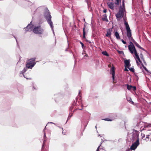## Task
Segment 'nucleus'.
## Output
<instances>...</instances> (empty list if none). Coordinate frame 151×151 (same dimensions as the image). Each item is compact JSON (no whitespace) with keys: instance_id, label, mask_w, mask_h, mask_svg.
Wrapping results in <instances>:
<instances>
[{"instance_id":"1","label":"nucleus","mask_w":151,"mask_h":151,"mask_svg":"<svg viewBox=\"0 0 151 151\" xmlns=\"http://www.w3.org/2000/svg\"><path fill=\"white\" fill-rule=\"evenodd\" d=\"M129 44H130L128 46L129 50L132 54H133L134 52L136 57L135 59L137 60H136V63L138 64L139 63L138 61L141 63H142L139 58V56L137 53V51L133 43L131 42Z\"/></svg>"},{"instance_id":"2","label":"nucleus","mask_w":151,"mask_h":151,"mask_svg":"<svg viewBox=\"0 0 151 151\" xmlns=\"http://www.w3.org/2000/svg\"><path fill=\"white\" fill-rule=\"evenodd\" d=\"M35 59L36 58H34L29 59L26 64V67L28 68H32L36 64Z\"/></svg>"},{"instance_id":"3","label":"nucleus","mask_w":151,"mask_h":151,"mask_svg":"<svg viewBox=\"0 0 151 151\" xmlns=\"http://www.w3.org/2000/svg\"><path fill=\"white\" fill-rule=\"evenodd\" d=\"M33 32L37 34H42L44 32V29L40 26L35 27L33 30Z\"/></svg>"},{"instance_id":"4","label":"nucleus","mask_w":151,"mask_h":151,"mask_svg":"<svg viewBox=\"0 0 151 151\" xmlns=\"http://www.w3.org/2000/svg\"><path fill=\"white\" fill-rule=\"evenodd\" d=\"M124 24L125 26L126 29L127 31V36L128 38L131 37L132 36L131 30L127 22L125 20H124Z\"/></svg>"},{"instance_id":"5","label":"nucleus","mask_w":151,"mask_h":151,"mask_svg":"<svg viewBox=\"0 0 151 151\" xmlns=\"http://www.w3.org/2000/svg\"><path fill=\"white\" fill-rule=\"evenodd\" d=\"M46 19L52 29H53V25L52 22L51 20V16L49 13H48L45 16Z\"/></svg>"},{"instance_id":"6","label":"nucleus","mask_w":151,"mask_h":151,"mask_svg":"<svg viewBox=\"0 0 151 151\" xmlns=\"http://www.w3.org/2000/svg\"><path fill=\"white\" fill-rule=\"evenodd\" d=\"M125 11L124 9L119 8L118 13L116 14V18H117L121 19L123 17Z\"/></svg>"},{"instance_id":"7","label":"nucleus","mask_w":151,"mask_h":151,"mask_svg":"<svg viewBox=\"0 0 151 151\" xmlns=\"http://www.w3.org/2000/svg\"><path fill=\"white\" fill-rule=\"evenodd\" d=\"M139 138H138L136 141L131 145L130 147V151L131 150H135V149L137 148L138 146L139 145Z\"/></svg>"},{"instance_id":"8","label":"nucleus","mask_w":151,"mask_h":151,"mask_svg":"<svg viewBox=\"0 0 151 151\" xmlns=\"http://www.w3.org/2000/svg\"><path fill=\"white\" fill-rule=\"evenodd\" d=\"M111 72L112 75V78L113 79V82L114 83V77H115V68L113 66L111 69Z\"/></svg>"},{"instance_id":"9","label":"nucleus","mask_w":151,"mask_h":151,"mask_svg":"<svg viewBox=\"0 0 151 151\" xmlns=\"http://www.w3.org/2000/svg\"><path fill=\"white\" fill-rule=\"evenodd\" d=\"M130 61V60H124V63L125 67H127L129 68V67L131 65Z\"/></svg>"},{"instance_id":"10","label":"nucleus","mask_w":151,"mask_h":151,"mask_svg":"<svg viewBox=\"0 0 151 151\" xmlns=\"http://www.w3.org/2000/svg\"><path fill=\"white\" fill-rule=\"evenodd\" d=\"M112 32V30L111 29H109L107 30L106 34V36L107 37H109L111 38V32Z\"/></svg>"},{"instance_id":"11","label":"nucleus","mask_w":151,"mask_h":151,"mask_svg":"<svg viewBox=\"0 0 151 151\" xmlns=\"http://www.w3.org/2000/svg\"><path fill=\"white\" fill-rule=\"evenodd\" d=\"M146 137L145 138V139H144L146 141H148L149 140L151 141V138H150V134H148V133H146Z\"/></svg>"},{"instance_id":"12","label":"nucleus","mask_w":151,"mask_h":151,"mask_svg":"<svg viewBox=\"0 0 151 151\" xmlns=\"http://www.w3.org/2000/svg\"><path fill=\"white\" fill-rule=\"evenodd\" d=\"M134 45H135L137 47L139 48L140 49H141L143 50H145V49L143 48L142 47H141L139 45V44L137 43V42H135L134 43Z\"/></svg>"},{"instance_id":"13","label":"nucleus","mask_w":151,"mask_h":151,"mask_svg":"<svg viewBox=\"0 0 151 151\" xmlns=\"http://www.w3.org/2000/svg\"><path fill=\"white\" fill-rule=\"evenodd\" d=\"M109 7L111 9H114V4L113 3H110L108 4Z\"/></svg>"},{"instance_id":"14","label":"nucleus","mask_w":151,"mask_h":151,"mask_svg":"<svg viewBox=\"0 0 151 151\" xmlns=\"http://www.w3.org/2000/svg\"><path fill=\"white\" fill-rule=\"evenodd\" d=\"M114 35H115V37H116V38L117 39H120V36L119 35V33L117 32H116L115 33Z\"/></svg>"},{"instance_id":"15","label":"nucleus","mask_w":151,"mask_h":151,"mask_svg":"<svg viewBox=\"0 0 151 151\" xmlns=\"http://www.w3.org/2000/svg\"><path fill=\"white\" fill-rule=\"evenodd\" d=\"M124 2V0L122 1V7L121 6L120 8L125 10V8Z\"/></svg>"},{"instance_id":"16","label":"nucleus","mask_w":151,"mask_h":151,"mask_svg":"<svg viewBox=\"0 0 151 151\" xmlns=\"http://www.w3.org/2000/svg\"><path fill=\"white\" fill-rule=\"evenodd\" d=\"M85 26L83 29V38L85 39Z\"/></svg>"},{"instance_id":"17","label":"nucleus","mask_w":151,"mask_h":151,"mask_svg":"<svg viewBox=\"0 0 151 151\" xmlns=\"http://www.w3.org/2000/svg\"><path fill=\"white\" fill-rule=\"evenodd\" d=\"M126 85L127 86V89L128 90H130L132 89V85H129L128 84H127Z\"/></svg>"},{"instance_id":"18","label":"nucleus","mask_w":151,"mask_h":151,"mask_svg":"<svg viewBox=\"0 0 151 151\" xmlns=\"http://www.w3.org/2000/svg\"><path fill=\"white\" fill-rule=\"evenodd\" d=\"M102 54L105 55L106 56H109V55L107 53V52L106 51H104L102 52Z\"/></svg>"},{"instance_id":"19","label":"nucleus","mask_w":151,"mask_h":151,"mask_svg":"<svg viewBox=\"0 0 151 151\" xmlns=\"http://www.w3.org/2000/svg\"><path fill=\"white\" fill-rule=\"evenodd\" d=\"M104 17H103L102 18V19L103 21H107V16H106V14H105L104 16Z\"/></svg>"},{"instance_id":"20","label":"nucleus","mask_w":151,"mask_h":151,"mask_svg":"<svg viewBox=\"0 0 151 151\" xmlns=\"http://www.w3.org/2000/svg\"><path fill=\"white\" fill-rule=\"evenodd\" d=\"M129 69V70L131 72L134 73V69L133 68H128Z\"/></svg>"},{"instance_id":"21","label":"nucleus","mask_w":151,"mask_h":151,"mask_svg":"<svg viewBox=\"0 0 151 151\" xmlns=\"http://www.w3.org/2000/svg\"><path fill=\"white\" fill-rule=\"evenodd\" d=\"M103 120L106 121H112V120L111 119H110L109 118H105L104 119H102Z\"/></svg>"},{"instance_id":"22","label":"nucleus","mask_w":151,"mask_h":151,"mask_svg":"<svg viewBox=\"0 0 151 151\" xmlns=\"http://www.w3.org/2000/svg\"><path fill=\"white\" fill-rule=\"evenodd\" d=\"M116 2L115 3V4L118 5H119V2L120 0H116Z\"/></svg>"},{"instance_id":"23","label":"nucleus","mask_w":151,"mask_h":151,"mask_svg":"<svg viewBox=\"0 0 151 151\" xmlns=\"http://www.w3.org/2000/svg\"><path fill=\"white\" fill-rule=\"evenodd\" d=\"M129 39H131V40H132V41L134 43L136 41L134 40V39L132 37V36L129 37V38H128Z\"/></svg>"},{"instance_id":"24","label":"nucleus","mask_w":151,"mask_h":151,"mask_svg":"<svg viewBox=\"0 0 151 151\" xmlns=\"http://www.w3.org/2000/svg\"><path fill=\"white\" fill-rule=\"evenodd\" d=\"M146 133H148V134H150V136H151V130H148Z\"/></svg>"},{"instance_id":"25","label":"nucleus","mask_w":151,"mask_h":151,"mask_svg":"<svg viewBox=\"0 0 151 151\" xmlns=\"http://www.w3.org/2000/svg\"><path fill=\"white\" fill-rule=\"evenodd\" d=\"M140 56L141 59L143 60L144 59L142 53H141L140 54Z\"/></svg>"},{"instance_id":"26","label":"nucleus","mask_w":151,"mask_h":151,"mask_svg":"<svg viewBox=\"0 0 151 151\" xmlns=\"http://www.w3.org/2000/svg\"><path fill=\"white\" fill-rule=\"evenodd\" d=\"M142 66L143 67V68L146 70V71H147V68H146V67L145 66H144V65L142 63Z\"/></svg>"},{"instance_id":"27","label":"nucleus","mask_w":151,"mask_h":151,"mask_svg":"<svg viewBox=\"0 0 151 151\" xmlns=\"http://www.w3.org/2000/svg\"><path fill=\"white\" fill-rule=\"evenodd\" d=\"M136 87L135 86H132V90L133 91H135L136 90Z\"/></svg>"},{"instance_id":"28","label":"nucleus","mask_w":151,"mask_h":151,"mask_svg":"<svg viewBox=\"0 0 151 151\" xmlns=\"http://www.w3.org/2000/svg\"><path fill=\"white\" fill-rule=\"evenodd\" d=\"M121 41L122 43L124 44H126L127 43L126 42L124 41L123 40H122Z\"/></svg>"},{"instance_id":"29","label":"nucleus","mask_w":151,"mask_h":151,"mask_svg":"<svg viewBox=\"0 0 151 151\" xmlns=\"http://www.w3.org/2000/svg\"><path fill=\"white\" fill-rule=\"evenodd\" d=\"M129 101L132 103V104H133L134 103L132 101L131 98H130Z\"/></svg>"},{"instance_id":"30","label":"nucleus","mask_w":151,"mask_h":151,"mask_svg":"<svg viewBox=\"0 0 151 151\" xmlns=\"http://www.w3.org/2000/svg\"><path fill=\"white\" fill-rule=\"evenodd\" d=\"M106 11H107V10H106V9H104L103 11V12L104 13H105L106 12Z\"/></svg>"},{"instance_id":"31","label":"nucleus","mask_w":151,"mask_h":151,"mask_svg":"<svg viewBox=\"0 0 151 151\" xmlns=\"http://www.w3.org/2000/svg\"><path fill=\"white\" fill-rule=\"evenodd\" d=\"M80 43L81 44V45L82 47H83L84 45V44L81 42H80Z\"/></svg>"},{"instance_id":"32","label":"nucleus","mask_w":151,"mask_h":151,"mask_svg":"<svg viewBox=\"0 0 151 151\" xmlns=\"http://www.w3.org/2000/svg\"><path fill=\"white\" fill-rule=\"evenodd\" d=\"M63 134L64 135H65L66 134V132H64L63 130Z\"/></svg>"},{"instance_id":"33","label":"nucleus","mask_w":151,"mask_h":151,"mask_svg":"<svg viewBox=\"0 0 151 151\" xmlns=\"http://www.w3.org/2000/svg\"><path fill=\"white\" fill-rule=\"evenodd\" d=\"M99 147H100V146L99 147H98L97 150H96V151H99Z\"/></svg>"},{"instance_id":"34","label":"nucleus","mask_w":151,"mask_h":151,"mask_svg":"<svg viewBox=\"0 0 151 151\" xmlns=\"http://www.w3.org/2000/svg\"><path fill=\"white\" fill-rule=\"evenodd\" d=\"M126 151H130V149L128 148L126 150Z\"/></svg>"},{"instance_id":"35","label":"nucleus","mask_w":151,"mask_h":151,"mask_svg":"<svg viewBox=\"0 0 151 151\" xmlns=\"http://www.w3.org/2000/svg\"><path fill=\"white\" fill-rule=\"evenodd\" d=\"M124 70L125 71H128V70L127 68H125Z\"/></svg>"},{"instance_id":"36","label":"nucleus","mask_w":151,"mask_h":151,"mask_svg":"<svg viewBox=\"0 0 151 151\" xmlns=\"http://www.w3.org/2000/svg\"><path fill=\"white\" fill-rule=\"evenodd\" d=\"M77 109H79V110H81L82 109H78V108H77L75 110H74V111H75V110H76Z\"/></svg>"},{"instance_id":"37","label":"nucleus","mask_w":151,"mask_h":151,"mask_svg":"<svg viewBox=\"0 0 151 151\" xmlns=\"http://www.w3.org/2000/svg\"><path fill=\"white\" fill-rule=\"evenodd\" d=\"M72 109H73V108H72V107H70V110H72Z\"/></svg>"},{"instance_id":"38","label":"nucleus","mask_w":151,"mask_h":151,"mask_svg":"<svg viewBox=\"0 0 151 151\" xmlns=\"http://www.w3.org/2000/svg\"><path fill=\"white\" fill-rule=\"evenodd\" d=\"M22 74L23 75V72H21V73H20V74Z\"/></svg>"},{"instance_id":"39","label":"nucleus","mask_w":151,"mask_h":151,"mask_svg":"<svg viewBox=\"0 0 151 151\" xmlns=\"http://www.w3.org/2000/svg\"><path fill=\"white\" fill-rule=\"evenodd\" d=\"M28 27H29V26H27L26 27V29H28Z\"/></svg>"},{"instance_id":"40","label":"nucleus","mask_w":151,"mask_h":151,"mask_svg":"<svg viewBox=\"0 0 151 151\" xmlns=\"http://www.w3.org/2000/svg\"><path fill=\"white\" fill-rule=\"evenodd\" d=\"M143 135H142V136L143 137H145V134H143Z\"/></svg>"},{"instance_id":"41","label":"nucleus","mask_w":151,"mask_h":151,"mask_svg":"<svg viewBox=\"0 0 151 151\" xmlns=\"http://www.w3.org/2000/svg\"><path fill=\"white\" fill-rule=\"evenodd\" d=\"M33 88H34V89H35V88H34V87H33Z\"/></svg>"}]
</instances>
